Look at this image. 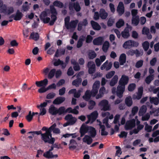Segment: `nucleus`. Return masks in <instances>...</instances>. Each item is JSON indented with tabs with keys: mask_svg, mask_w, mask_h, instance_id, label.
Here are the masks:
<instances>
[{
	"mask_svg": "<svg viewBox=\"0 0 159 159\" xmlns=\"http://www.w3.org/2000/svg\"><path fill=\"white\" fill-rule=\"evenodd\" d=\"M154 77V75H149L145 79L146 83L147 84H149L153 80Z\"/></svg>",
	"mask_w": 159,
	"mask_h": 159,
	"instance_id": "09e8293b",
	"label": "nucleus"
},
{
	"mask_svg": "<svg viewBox=\"0 0 159 159\" xmlns=\"http://www.w3.org/2000/svg\"><path fill=\"white\" fill-rule=\"evenodd\" d=\"M97 121L98 123V125L100 126V128L101 129V134L102 135H106L108 134L105 131V127L104 125H101V122L98 120H97Z\"/></svg>",
	"mask_w": 159,
	"mask_h": 159,
	"instance_id": "f704fd0d",
	"label": "nucleus"
},
{
	"mask_svg": "<svg viewBox=\"0 0 159 159\" xmlns=\"http://www.w3.org/2000/svg\"><path fill=\"white\" fill-rule=\"evenodd\" d=\"M49 112L53 115H56L57 114V109L53 106H51L49 110Z\"/></svg>",
	"mask_w": 159,
	"mask_h": 159,
	"instance_id": "37998d69",
	"label": "nucleus"
},
{
	"mask_svg": "<svg viewBox=\"0 0 159 159\" xmlns=\"http://www.w3.org/2000/svg\"><path fill=\"white\" fill-rule=\"evenodd\" d=\"M142 46L144 50L147 51L149 46V43L148 41H145L142 43Z\"/></svg>",
	"mask_w": 159,
	"mask_h": 159,
	"instance_id": "bf43d9fd",
	"label": "nucleus"
},
{
	"mask_svg": "<svg viewBox=\"0 0 159 159\" xmlns=\"http://www.w3.org/2000/svg\"><path fill=\"white\" fill-rule=\"evenodd\" d=\"M84 39L85 37L83 36L80 38L77 44V47L78 48H79L82 46L83 42Z\"/></svg>",
	"mask_w": 159,
	"mask_h": 159,
	"instance_id": "6e6d98bb",
	"label": "nucleus"
},
{
	"mask_svg": "<svg viewBox=\"0 0 159 159\" xmlns=\"http://www.w3.org/2000/svg\"><path fill=\"white\" fill-rule=\"evenodd\" d=\"M30 3H29L27 2H25L22 6V10L24 11H28L30 8Z\"/></svg>",
	"mask_w": 159,
	"mask_h": 159,
	"instance_id": "79ce46f5",
	"label": "nucleus"
},
{
	"mask_svg": "<svg viewBox=\"0 0 159 159\" xmlns=\"http://www.w3.org/2000/svg\"><path fill=\"white\" fill-rule=\"evenodd\" d=\"M56 72L55 69H52L51 70L48 74V77L49 79H52L55 73Z\"/></svg>",
	"mask_w": 159,
	"mask_h": 159,
	"instance_id": "680f3d73",
	"label": "nucleus"
},
{
	"mask_svg": "<svg viewBox=\"0 0 159 159\" xmlns=\"http://www.w3.org/2000/svg\"><path fill=\"white\" fill-rule=\"evenodd\" d=\"M53 4L54 6L59 8H62L63 6V4L61 2L58 1H55L53 2Z\"/></svg>",
	"mask_w": 159,
	"mask_h": 159,
	"instance_id": "13d9d810",
	"label": "nucleus"
},
{
	"mask_svg": "<svg viewBox=\"0 0 159 159\" xmlns=\"http://www.w3.org/2000/svg\"><path fill=\"white\" fill-rule=\"evenodd\" d=\"M83 142L87 143L88 144H91L92 142V139L89 136L86 135L83 139Z\"/></svg>",
	"mask_w": 159,
	"mask_h": 159,
	"instance_id": "72a5a7b5",
	"label": "nucleus"
},
{
	"mask_svg": "<svg viewBox=\"0 0 159 159\" xmlns=\"http://www.w3.org/2000/svg\"><path fill=\"white\" fill-rule=\"evenodd\" d=\"M150 101L151 103L156 105H158L159 103V99L157 97H150Z\"/></svg>",
	"mask_w": 159,
	"mask_h": 159,
	"instance_id": "c03bdc74",
	"label": "nucleus"
},
{
	"mask_svg": "<svg viewBox=\"0 0 159 159\" xmlns=\"http://www.w3.org/2000/svg\"><path fill=\"white\" fill-rule=\"evenodd\" d=\"M129 77L125 75H122L119 81V85L118 86L116 90V95L120 98L123 96V94L125 89V85L129 81Z\"/></svg>",
	"mask_w": 159,
	"mask_h": 159,
	"instance_id": "f03ea898",
	"label": "nucleus"
},
{
	"mask_svg": "<svg viewBox=\"0 0 159 159\" xmlns=\"http://www.w3.org/2000/svg\"><path fill=\"white\" fill-rule=\"evenodd\" d=\"M150 113L152 114V113H154L155 116H157L159 115V108L157 109H153L152 111H150Z\"/></svg>",
	"mask_w": 159,
	"mask_h": 159,
	"instance_id": "338daca9",
	"label": "nucleus"
},
{
	"mask_svg": "<svg viewBox=\"0 0 159 159\" xmlns=\"http://www.w3.org/2000/svg\"><path fill=\"white\" fill-rule=\"evenodd\" d=\"M139 16L133 17L132 19V24L134 26H137L139 22Z\"/></svg>",
	"mask_w": 159,
	"mask_h": 159,
	"instance_id": "58836bf2",
	"label": "nucleus"
},
{
	"mask_svg": "<svg viewBox=\"0 0 159 159\" xmlns=\"http://www.w3.org/2000/svg\"><path fill=\"white\" fill-rule=\"evenodd\" d=\"M91 23L93 29L97 30H99L100 29V26L97 22L93 21H91Z\"/></svg>",
	"mask_w": 159,
	"mask_h": 159,
	"instance_id": "a18cd8bd",
	"label": "nucleus"
},
{
	"mask_svg": "<svg viewBox=\"0 0 159 159\" xmlns=\"http://www.w3.org/2000/svg\"><path fill=\"white\" fill-rule=\"evenodd\" d=\"M147 110V108L146 106L143 105L140 108L139 112V115L140 116L142 115L143 114L146 112Z\"/></svg>",
	"mask_w": 159,
	"mask_h": 159,
	"instance_id": "3c124183",
	"label": "nucleus"
},
{
	"mask_svg": "<svg viewBox=\"0 0 159 159\" xmlns=\"http://www.w3.org/2000/svg\"><path fill=\"white\" fill-rule=\"evenodd\" d=\"M88 132L92 137H94L96 134V131L95 129L91 126L89 127Z\"/></svg>",
	"mask_w": 159,
	"mask_h": 159,
	"instance_id": "4c0bfd02",
	"label": "nucleus"
},
{
	"mask_svg": "<svg viewBox=\"0 0 159 159\" xmlns=\"http://www.w3.org/2000/svg\"><path fill=\"white\" fill-rule=\"evenodd\" d=\"M23 16V14L19 10H17L14 16V19L16 20H20Z\"/></svg>",
	"mask_w": 159,
	"mask_h": 159,
	"instance_id": "c85d7f7f",
	"label": "nucleus"
},
{
	"mask_svg": "<svg viewBox=\"0 0 159 159\" xmlns=\"http://www.w3.org/2000/svg\"><path fill=\"white\" fill-rule=\"evenodd\" d=\"M84 73L83 71H80L76 75L77 79L74 80L72 82V84L73 85L78 87L81 84L82 80L80 78V76L83 75Z\"/></svg>",
	"mask_w": 159,
	"mask_h": 159,
	"instance_id": "1a4fd4ad",
	"label": "nucleus"
},
{
	"mask_svg": "<svg viewBox=\"0 0 159 159\" xmlns=\"http://www.w3.org/2000/svg\"><path fill=\"white\" fill-rule=\"evenodd\" d=\"M144 126L142 125H137V129H134L133 130L129 132L130 135H132L133 134H137L142 129L143 127Z\"/></svg>",
	"mask_w": 159,
	"mask_h": 159,
	"instance_id": "393cba45",
	"label": "nucleus"
},
{
	"mask_svg": "<svg viewBox=\"0 0 159 159\" xmlns=\"http://www.w3.org/2000/svg\"><path fill=\"white\" fill-rule=\"evenodd\" d=\"M124 20L122 19H120L116 22V26L118 28H120L124 25Z\"/></svg>",
	"mask_w": 159,
	"mask_h": 159,
	"instance_id": "864d4df0",
	"label": "nucleus"
},
{
	"mask_svg": "<svg viewBox=\"0 0 159 159\" xmlns=\"http://www.w3.org/2000/svg\"><path fill=\"white\" fill-rule=\"evenodd\" d=\"M70 18L67 16L65 19V26L68 30L70 31L73 30L76 27L77 24L78 23V20L71 21L69 22Z\"/></svg>",
	"mask_w": 159,
	"mask_h": 159,
	"instance_id": "20e7f679",
	"label": "nucleus"
},
{
	"mask_svg": "<svg viewBox=\"0 0 159 159\" xmlns=\"http://www.w3.org/2000/svg\"><path fill=\"white\" fill-rule=\"evenodd\" d=\"M125 103L127 106H131L133 104V101L131 97L130 96L127 97L125 100Z\"/></svg>",
	"mask_w": 159,
	"mask_h": 159,
	"instance_id": "c9c22d12",
	"label": "nucleus"
},
{
	"mask_svg": "<svg viewBox=\"0 0 159 159\" xmlns=\"http://www.w3.org/2000/svg\"><path fill=\"white\" fill-rule=\"evenodd\" d=\"M48 80L47 79H45L43 80L40 81H37L35 82V84L38 87H42L46 86L48 84Z\"/></svg>",
	"mask_w": 159,
	"mask_h": 159,
	"instance_id": "f3484780",
	"label": "nucleus"
},
{
	"mask_svg": "<svg viewBox=\"0 0 159 159\" xmlns=\"http://www.w3.org/2000/svg\"><path fill=\"white\" fill-rule=\"evenodd\" d=\"M89 68L88 72L89 74H93L95 71V65L94 63L92 61L89 62L88 64Z\"/></svg>",
	"mask_w": 159,
	"mask_h": 159,
	"instance_id": "4468645a",
	"label": "nucleus"
},
{
	"mask_svg": "<svg viewBox=\"0 0 159 159\" xmlns=\"http://www.w3.org/2000/svg\"><path fill=\"white\" fill-rule=\"evenodd\" d=\"M14 11V9L12 7H7L5 8L4 10L2 11V12L6 13L8 14H10L13 12Z\"/></svg>",
	"mask_w": 159,
	"mask_h": 159,
	"instance_id": "2f4dec72",
	"label": "nucleus"
},
{
	"mask_svg": "<svg viewBox=\"0 0 159 159\" xmlns=\"http://www.w3.org/2000/svg\"><path fill=\"white\" fill-rule=\"evenodd\" d=\"M99 105L101 110L106 111L110 109V105L109 104L108 102L106 100H103L101 101L99 104Z\"/></svg>",
	"mask_w": 159,
	"mask_h": 159,
	"instance_id": "0eeeda50",
	"label": "nucleus"
},
{
	"mask_svg": "<svg viewBox=\"0 0 159 159\" xmlns=\"http://www.w3.org/2000/svg\"><path fill=\"white\" fill-rule=\"evenodd\" d=\"M57 113L59 115L66 113V109L64 107H61L57 109Z\"/></svg>",
	"mask_w": 159,
	"mask_h": 159,
	"instance_id": "4d7b16f0",
	"label": "nucleus"
},
{
	"mask_svg": "<svg viewBox=\"0 0 159 159\" xmlns=\"http://www.w3.org/2000/svg\"><path fill=\"white\" fill-rule=\"evenodd\" d=\"M106 91V89L104 87H101L99 90V93L96 96V99H99L102 97Z\"/></svg>",
	"mask_w": 159,
	"mask_h": 159,
	"instance_id": "cd10ccee",
	"label": "nucleus"
},
{
	"mask_svg": "<svg viewBox=\"0 0 159 159\" xmlns=\"http://www.w3.org/2000/svg\"><path fill=\"white\" fill-rule=\"evenodd\" d=\"M126 56L125 54H122L119 58V62L120 65H123L125 62Z\"/></svg>",
	"mask_w": 159,
	"mask_h": 159,
	"instance_id": "e433bc0d",
	"label": "nucleus"
},
{
	"mask_svg": "<svg viewBox=\"0 0 159 159\" xmlns=\"http://www.w3.org/2000/svg\"><path fill=\"white\" fill-rule=\"evenodd\" d=\"M99 16L102 19H105L107 17L108 14L104 9H102L100 11Z\"/></svg>",
	"mask_w": 159,
	"mask_h": 159,
	"instance_id": "473e14b6",
	"label": "nucleus"
},
{
	"mask_svg": "<svg viewBox=\"0 0 159 159\" xmlns=\"http://www.w3.org/2000/svg\"><path fill=\"white\" fill-rule=\"evenodd\" d=\"M135 125V120L132 119L126 122L125 126V128L126 130L130 129L134 127Z\"/></svg>",
	"mask_w": 159,
	"mask_h": 159,
	"instance_id": "f8f14e48",
	"label": "nucleus"
},
{
	"mask_svg": "<svg viewBox=\"0 0 159 159\" xmlns=\"http://www.w3.org/2000/svg\"><path fill=\"white\" fill-rule=\"evenodd\" d=\"M83 91L82 89H79L77 92H76V90L75 89H73L70 90L69 92V94L74 93V96L75 98H78L80 95V93L82 92Z\"/></svg>",
	"mask_w": 159,
	"mask_h": 159,
	"instance_id": "aec40b11",
	"label": "nucleus"
},
{
	"mask_svg": "<svg viewBox=\"0 0 159 159\" xmlns=\"http://www.w3.org/2000/svg\"><path fill=\"white\" fill-rule=\"evenodd\" d=\"M34 115V112H32L30 111L29 114L26 116V119L29 122L32 119L33 116Z\"/></svg>",
	"mask_w": 159,
	"mask_h": 159,
	"instance_id": "8fccbe9b",
	"label": "nucleus"
},
{
	"mask_svg": "<svg viewBox=\"0 0 159 159\" xmlns=\"http://www.w3.org/2000/svg\"><path fill=\"white\" fill-rule=\"evenodd\" d=\"M117 11L120 15H121L124 12V7L123 3L120 2L117 7Z\"/></svg>",
	"mask_w": 159,
	"mask_h": 159,
	"instance_id": "412c9836",
	"label": "nucleus"
},
{
	"mask_svg": "<svg viewBox=\"0 0 159 159\" xmlns=\"http://www.w3.org/2000/svg\"><path fill=\"white\" fill-rule=\"evenodd\" d=\"M102 117H105L103 120V123L105 124L107 127L110 128L111 125L108 123V117L109 119H112L113 117V115L112 114L110 115L109 112H103L102 113Z\"/></svg>",
	"mask_w": 159,
	"mask_h": 159,
	"instance_id": "423d86ee",
	"label": "nucleus"
},
{
	"mask_svg": "<svg viewBox=\"0 0 159 159\" xmlns=\"http://www.w3.org/2000/svg\"><path fill=\"white\" fill-rule=\"evenodd\" d=\"M53 149V148L51 147V149L48 151H47L43 154V156L48 158H56L58 156L57 154L53 155L52 154L51 151H52Z\"/></svg>",
	"mask_w": 159,
	"mask_h": 159,
	"instance_id": "6ab92c4d",
	"label": "nucleus"
},
{
	"mask_svg": "<svg viewBox=\"0 0 159 159\" xmlns=\"http://www.w3.org/2000/svg\"><path fill=\"white\" fill-rule=\"evenodd\" d=\"M100 86V82L99 81H96L93 84L91 91V94L93 97L95 96L98 93Z\"/></svg>",
	"mask_w": 159,
	"mask_h": 159,
	"instance_id": "9d476101",
	"label": "nucleus"
},
{
	"mask_svg": "<svg viewBox=\"0 0 159 159\" xmlns=\"http://www.w3.org/2000/svg\"><path fill=\"white\" fill-rule=\"evenodd\" d=\"M104 40L103 37H99L94 39L93 41L94 44L95 45H100L102 43Z\"/></svg>",
	"mask_w": 159,
	"mask_h": 159,
	"instance_id": "5701e85b",
	"label": "nucleus"
},
{
	"mask_svg": "<svg viewBox=\"0 0 159 159\" xmlns=\"http://www.w3.org/2000/svg\"><path fill=\"white\" fill-rule=\"evenodd\" d=\"M65 119L70 125L74 124L77 120V119L75 117H73L70 114L67 115L65 117Z\"/></svg>",
	"mask_w": 159,
	"mask_h": 159,
	"instance_id": "2eb2a0df",
	"label": "nucleus"
},
{
	"mask_svg": "<svg viewBox=\"0 0 159 159\" xmlns=\"http://www.w3.org/2000/svg\"><path fill=\"white\" fill-rule=\"evenodd\" d=\"M64 97H59L56 98L53 102L55 104H59L63 102L65 100Z\"/></svg>",
	"mask_w": 159,
	"mask_h": 159,
	"instance_id": "a878e982",
	"label": "nucleus"
},
{
	"mask_svg": "<svg viewBox=\"0 0 159 159\" xmlns=\"http://www.w3.org/2000/svg\"><path fill=\"white\" fill-rule=\"evenodd\" d=\"M88 55L89 57L91 59H93L96 56V54L93 51L90 50L88 52Z\"/></svg>",
	"mask_w": 159,
	"mask_h": 159,
	"instance_id": "5fc2aeb1",
	"label": "nucleus"
},
{
	"mask_svg": "<svg viewBox=\"0 0 159 159\" xmlns=\"http://www.w3.org/2000/svg\"><path fill=\"white\" fill-rule=\"evenodd\" d=\"M46 86H44L42 87H41L39 88L38 90V92L40 93H43L46 92L47 91H48V88L46 87Z\"/></svg>",
	"mask_w": 159,
	"mask_h": 159,
	"instance_id": "e2e57ef3",
	"label": "nucleus"
},
{
	"mask_svg": "<svg viewBox=\"0 0 159 159\" xmlns=\"http://www.w3.org/2000/svg\"><path fill=\"white\" fill-rule=\"evenodd\" d=\"M112 65L111 62H109L107 60L102 65L100 68L102 70L105 69L106 70H108L111 69Z\"/></svg>",
	"mask_w": 159,
	"mask_h": 159,
	"instance_id": "ddd939ff",
	"label": "nucleus"
},
{
	"mask_svg": "<svg viewBox=\"0 0 159 159\" xmlns=\"http://www.w3.org/2000/svg\"><path fill=\"white\" fill-rule=\"evenodd\" d=\"M95 105V103L93 101H90L89 103L88 108L90 110L93 109Z\"/></svg>",
	"mask_w": 159,
	"mask_h": 159,
	"instance_id": "0e129e2a",
	"label": "nucleus"
},
{
	"mask_svg": "<svg viewBox=\"0 0 159 159\" xmlns=\"http://www.w3.org/2000/svg\"><path fill=\"white\" fill-rule=\"evenodd\" d=\"M143 93V87H140L139 88L138 92L136 93L133 96V98L134 99H139L142 96Z\"/></svg>",
	"mask_w": 159,
	"mask_h": 159,
	"instance_id": "dca6fc26",
	"label": "nucleus"
},
{
	"mask_svg": "<svg viewBox=\"0 0 159 159\" xmlns=\"http://www.w3.org/2000/svg\"><path fill=\"white\" fill-rule=\"evenodd\" d=\"M77 145V143L74 139H71L68 144L69 148L70 149H74L76 148Z\"/></svg>",
	"mask_w": 159,
	"mask_h": 159,
	"instance_id": "b1692460",
	"label": "nucleus"
},
{
	"mask_svg": "<svg viewBox=\"0 0 159 159\" xmlns=\"http://www.w3.org/2000/svg\"><path fill=\"white\" fill-rule=\"evenodd\" d=\"M88 24L87 20L86 19L84 20L83 21L80 22L78 24V30H81L82 26H85Z\"/></svg>",
	"mask_w": 159,
	"mask_h": 159,
	"instance_id": "ea45409f",
	"label": "nucleus"
},
{
	"mask_svg": "<svg viewBox=\"0 0 159 159\" xmlns=\"http://www.w3.org/2000/svg\"><path fill=\"white\" fill-rule=\"evenodd\" d=\"M132 29V27L127 24V27L124 29V31L121 33L122 37L124 38H128L130 36L129 30Z\"/></svg>",
	"mask_w": 159,
	"mask_h": 159,
	"instance_id": "9b49d317",
	"label": "nucleus"
},
{
	"mask_svg": "<svg viewBox=\"0 0 159 159\" xmlns=\"http://www.w3.org/2000/svg\"><path fill=\"white\" fill-rule=\"evenodd\" d=\"M110 44L108 42L105 41L103 43L102 47V49L104 52H106L109 47Z\"/></svg>",
	"mask_w": 159,
	"mask_h": 159,
	"instance_id": "de8ad7c7",
	"label": "nucleus"
},
{
	"mask_svg": "<svg viewBox=\"0 0 159 159\" xmlns=\"http://www.w3.org/2000/svg\"><path fill=\"white\" fill-rule=\"evenodd\" d=\"M56 124H54L51 127H50L51 132L52 131L53 133L56 134H59L60 133V130L59 129L56 127Z\"/></svg>",
	"mask_w": 159,
	"mask_h": 159,
	"instance_id": "c756f323",
	"label": "nucleus"
},
{
	"mask_svg": "<svg viewBox=\"0 0 159 159\" xmlns=\"http://www.w3.org/2000/svg\"><path fill=\"white\" fill-rule=\"evenodd\" d=\"M41 139L45 143H49L53 144L55 141L54 138L52 137L51 132L47 131L44 133H42L41 131Z\"/></svg>",
	"mask_w": 159,
	"mask_h": 159,
	"instance_id": "7ed1b4c3",
	"label": "nucleus"
},
{
	"mask_svg": "<svg viewBox=\"0 0 159 159\" xmlns=\"http://www.w3.org/2000/svg\"><path fill=\"white\" fill-rule=\"evenodd\" d=\"M89 127L87 126L85 124H83L82 125L80 129L81 137L83 136L84 134L88 132Z\"/></svg>",
	"mask_w": 159,
	"mask_h": 159,
	"instance_id": "a211bd4d",
	"label": "nucleus"
},
{
	"mask_svg": "<svg viewBox=\"0 0 159 159\" xmlns=\"http://www.w3.org/2000/svg\"><path fill=\"white\" fill-rule=\"evenodd\" d=\"M136 85L134 84H129L128 87V90L129 91H132L135 89Z\"/></svg>",
	"mask_w": 159,
	"mask_h": 159,
	"instance_id": "774afa93",
	"label": "nucleus"
},
{
	"mask_svg": "<svg viewBox=\"0 0 159 159\" xmlns=\"http://www.w3.org/2000/svg\"><path fill=\"white\" fill-rule=\"evenodd\" d=\"M98 116V113L97 111H95L92 113L90 115H88L87 117L88 120L86 122V124L89 123L92 124L96 119Z\"/></svg>",
	"mask_w": 159,
	"mask_h": 159,
	"instance_id": "6e6552de",
	"label": "nucleus"
},
{
	"mask_svg": "<svg viewBox=\"0 0 159 159\" xmlns=\"http://www.w3.org/2000/svg\"><path fill=\"white\" fill-rule=\"evenodd\" d=\"M57 12L53 6H50V10L46 9L42 12L40 16L41 19L45 23L49 22L50 25H52L57 20Z\"/></svg>",
	"mask_w": 159,
	"mask_h": 159,
	"instance_id": "f257e3e1",
	"label": "nucleus"
},
{
	"mask_svg": "<svg viewBox=\"0 0 159 159\" xmlns=\"http://www.w3.org/2000/svg\"><path fill=\"white\" fill-rule=\"evenodd\" d=\"M49 102L48 100H46L45 101L39 105H38L37 106L38 108H45L47 105L48 102Z\"/></svg>",
	"mask_w": 159,
	"mask_h": 159,
	"instance_id": "052dcab7",
	"label": "nucleus"
},
{
	"mask_svg": "<svg viewBox=\"0 0 159 159\" xmlns=\"http://www.w3.org/2000/svg\"><path fill=\"white\" fill-rule=\"evenodd\" d=\"M118 79V76L116 75H115L110 82V85L111 86H114L117 83Z\"/></svg>",
	"mask_w": 159,
	"mask_h": 159,
	"instance_id": "7c9ffc66",
	"label": "nucleus"
},
{
	"mask_svg": "<svg viewBox=\"0 0 159 159\" xmlns=\"http://www.w3.org/2000/svg\"><path fill=\"white\" fill-rule=\"evenodd\" d=\"M69 8L71 10H73L74 8L76 11H79L80 9V8L79 4L75 3L70 4Z\"/></svg>",
	"mask_w": 159,
	"mask_h": 159,
	"instance_id": "4be33fe9",
	"label": "nucleus"
},
{
	"mask_svg": "<svg viewBox=\"0 0 159 159\" xmlns=\"http://www.w3.org/2000/svg\"><path fill=\"white\" fill-rule=\"evenodd\" d=\"M53 64L55 66H58L59 65H61L63 68H65L66 66V64L63 63V62L62 61L59 60H55L53 62Z\"/></svg>",
	"mask_w": 159,
	"mask_h": 159,
	"instance_id": "49530a36",
	"label": "nucleus"
},
{
	"mask_svg": "<svg viewBox=\"0 0 159 159\" xmlns=\"http://www.w3.org/2000/svg\"><path fill=\"white\" fill-rule=\"evenodd\" d=\"M91 96H93L91 94V91L90 92L89 90H87L85 93V95L83 97L84 99L86 101H88L90 98Z\"/></svg>",
	"mask_w": 159,
	"mask_h": 159,
	"instance_id": "a19ab883",
	"label": "nucleus"
},
{
	"mask_svg": "<svg viewBox=\"0 0 159 159\" xmlns=\"http://www.w3.org/2000/svg\"><path fill=\"white\" fill-rule=\"evenodd\" d=\"M139 45V43L132 40H129L125 42L123 44V47L125 49H129L132 47H137Z\"/></svg>",
	"mask_w": 159,
	"mask_h": 159,
	"instance_id": "39448f33",
	"label": "nucleus"
},
{
	"mask_svg": "<svg viewBox=\"0 0 159 159\" xmlns=\"http://www.w3.org/2000/svg\"><path fill=\"white\" fill-rule=\"evenodd\" d=\"M142 33L143 34L147 35L148 39H152V35L149 34V30L148 28L146 27H144L143 28Z\"/></svg>",
	"mask_w": 159,
	"mask_h": 159,
	"instance_id": "bb28decb",
	"label": "nucleus"
},
{
	"mask_svg": "<svg viewBox=\"0 0 159 159\" xmlns=\"http://www.w3.org/2000/svg\"><path fill=\"white\" fill-rule=\"evenodd\" d=\"M115 74V72L114 71H111L107 74L106 77L107 79H109L111 78Z\"/></svg>",
	"mask_w": 159,
	"mask_h": 159,
	"instance_id": "69168bd1",
	"label": "nucleus"
},
{
	"mask_svg": "<svg viewBox=\"0 0 159 159\" xmlns=\"http://www.w3.org/2000/svg\"><path fill=\"white\" fill-rule=\"evenodd\" d=\"M39 35L37 33H32L30 37V39H32L34 40H37L39 38Z\"/></svg>",
	"mask_w": 159,
	"mask_h": 159,
	"instance_id": "603ef678",
	"label": "nucleus"
}]
</instances>
